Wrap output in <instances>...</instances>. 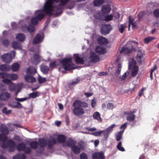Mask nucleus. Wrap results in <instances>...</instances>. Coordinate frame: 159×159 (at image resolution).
Returning <instances> with one entry per match:
<instances>
[{"label": "nucleus", "instance_id": "1", "mask_svg": "<svg viewBox=\"0 0 159 159\" xmlns=\"http://www.w3.org/2000/svg\"><path fill=\"white\" fill-rule=\"evenodd\" d=\"M69 3L68 8H72L75 2L70 0H48L44 5V10L47 13H57L61 14L62 12L63 6Z\"/></svg>", "mask_w": 159, "mask_h": 159}, {"label": "nucleus", "instance_id": "2", "mask_svg": "<svg viewBox=\"0 0 159 159\" xmlns=\"http://www.w3.org/2000/svg\"><path fill=\"white\" fill-rule=\"evenodd\" d=\"M0 128L2 134H0V139L3 142V143L2 145V147L5 148L9 147V151H13L15 149L16 146V144L11 140H8L7 143H5L7 139L6 135L9 132L7 127L4 125L2 124L0 126Z\"/></svg>", "mask_w": 159, "mask_h": 159}, {"label": "nucleus", "instance_id": "3", "mask_svg": "<svg viewBox=\"0 0 159 159\" xmlns=\"http://www.w3.org/2000/svg\"><path fill=\"white\" fill-rule=\"evenodd\" d=\"M44 13L48 15L56 14V15H58L57 13L48 14L44 10V6L43 10H39L35 11L34 14L36 16L32 18L31 19V23L33 25H36L38 23L39 21L41 20V19L43 18L45 15Z\"/></svg>", "mask_w": 159, "mask_h": 159}, {"label": "nucleus", "instance_id": "4", "mask_svg": "<svg viewBox=\"0 0 159 159\" xmlns=\"http://www.w3.org/2000/svg\"><path fill=\"white\" fill-rule=\"evenodd\" d=\"M36 70L35 68L33 66H30L28 68L26 71V75L25 76V80L30 83H33L36 81L35 78L33 75L36 72Z\"/></svg>", "mask_w": 159, "mask_h": 159}, {"label": "nucleus", "instance_id": "5", "mask_svg": "<svg viewBox=\"0 0 159 159\" xmlns=\"http://www.w3.org/2000/svg\"><path fill=\"white\" fill-rule=\"evenodd\" d=\"M72 58H66L61 61V63L62 66L59 69L60 71L63 72L62 69L63 68L65 70H69L74 69L75 68L74 67V65L72 62Z\"/></svg>", "mask_w": 159, "mask_h": 159}, {"label": "nucleus", "instance_id": "6", "mask_svg": "<svg viewBox=\"0 0 159 159\" xmlns=\"http://www.w3.org/2000/svg\"><path fill=\"white\" fill-rule=\"evenodd\" d=\"M25 24L22 25L21 26V30L22 31L25 32L28 31L30 33L33 32L35 29V28L33 26L30 24L29 21L30 20H28V19L26 20Z\"/></svg>", "mask_w": 159, "mask_h": 159}, {"label": "nucleus", "instance_id": "7", "mask_svg": "<svg viewBox=\"0 0 159 159\" xmlns=\"http://www.w3.org/2000/svg\"><path fill=\"white\" fill-rule=\"evenodd\" d=\"M121 65L120 64L118 65L117 69L115 72V75L117 77L118 81H120L122 82H124L126 79L127 75L129 74V73L128 72H125L122 77H121L119 75L120 74V71L121 69Z\"/></svg>", "mask_w": 159, "mask_h": 159}, {"label": "nucleus", "instance_id": "8", "mask_svg": "<svg viewBox=\"0 0 159 159\" xmlns=\"http://www.w3.org/2000/svg\"><path fill=\"white\" fill-rule=\"evenodd\" d=\"M94 17L96 19L100 20H104L106 21H109L112 20L113 18V15L110 14L105 16L102 15L100 13H97L94 14Z\"/></svg>", "mask_w": 159, "mask_h": 159}, {"label": "nucleus", "instance_id": "9", "mask_svg": "<svg viewBox=\"0 0 159 159\" xmlns=\"http://www.w3.org/2000/svg\"><path fill=\"white\" fill-rule=\"evenodd\" d=\"M0 78H8L12 80H15L17 79L18 75L17 74L14 73L9 74L7 73L1 72L0 73Z\"/></svg>", "mask_w": 159, "mask_h": 159}, {"label": "nucleus", "instance_id": "10", "mask_svg": "<svg viewBox=\"0 0 159 159\" xmlns=\"http://www.w3.org/2000/svg\"><path fill=\"white\" fill-rule=\"evenodd\" d=\"M74 107L73 110V113L76 116H79L84 113V110L82 107L78 106H73Z\"/></svg>", "mask_w": 159, "mask_h": 159}, {"label": "nucleus", "instance_id": "11", "mask_svg": "<svg viewBox=\"0 0 159 159\" xmlns=\"http://www.w3.org/2000/svg\"><path fill=\"white\" fill-rule=\"evenodd\" d=\"M112 28L110 24L103 25L101 29V33L103 35H106L109 33Z\"/></svg>", "mask_w": 159, "mask_h": 159}, {"label": "nucleus", "instance_id": "12", "mask_svg": "<svg viewBox=\"0 0 159 159\" xmlns=\"http://www.w3.org/2000/svg\"><path fill=\"white\" fill-rule=\"evenodd\" d=\"M16 148L18 151H22L24 150L25 152L27 153H30L31 151L30 148L29 147H26L25 144L23 143L18 144Z\"/></svg>", "mask_w": 159, "mask_h": 159}, {"label": "nucleus", "instance_id": "13", "mask_svg": "<svg viewBox=\"0 0 159 159\" xmlns=\"http://www.w3.org/2000/svg\"><path fill=\"white\" fill-rule=\"evenodd\" d=\"M2 60L6 63H9L11 62L12 57L10 53H7L3 55L1 57Z\"/></svg>", "mask_w": 159, "mask_h": 159}, {"label": "nucleus", "instance_id": "14", "mask_svg": "<svg viewBox=\"0 0 159 159\" xmlns=\"http://www.w3.org/2000/svg\"><path fill=\"white\" fill-rule=\"evenodd\" d=\"M43 37L44 35L43 33L37 34L34 39L33 43L36 44L42 42L43 39Z\"/></svg>", "mask_w": 159, "mask_h": 159}, {"label": "nucleus", "instance_id": "15", "mask_svg": "<svg viewBox=\"0 0 159 159\" xmlns=\"http://www.w3.org/2000/svg\"><path fill=\"white\" fill-rule=\"evenodd\" d=\"M89 61L95 63L98 61L100 58L95 52H91L90 56L89 57Z\"/></svg>", "mask_w": 159, "mask_h": 159}, {"label": "nucleus", "instance_id": "16", "mask_svg": "<svg viewBox=\"0 0 159 159\" xmlns=\"http://www.w3.org/2000/svg\"><path fill=\"white\" fill-rule=\"evenodd\" d=\"M144 53V52L143 50L139 49L138 52L136 59L140 64H141L143 61V56Z\"/></svg>", "mask_w": 159, "mask_h": 159}, {"label": "nucleus", "instance_id": "17", "mask_svg": "<svg viewBox=\"0 0 159 159\" xmlns=\"http://www.w3.org/2000/svg\"><path fill=\"white\" fill-rule=\"evenodd\" d=\"M78 106L80 107L85 108L88 107V103L84 102L77 100L75 101L73 104V106Z\"/></svg>", "mask_w": 159, "mask_h": 159}, {"label": "nucleus", "instance_id": "18", "mask_svg": "<svg viewBox=\"0 0 159 159\" xmlns=\"http://www.w3.org/2000/svg\"><path fill=\"white\" fill-rule=\"evenodd\" d=\"M74 58L77 64H82L84 61V58L81 55L75 54H74Z\"/></svg>", "mask_w": 159, "mask_h": 159}, {"label": "nucleus", "instance_id": "19", "mask_svg": "<svg viewBox=\"0 0 159 159\" xmlns=\"http://www.w3.org/2000/svg\"><path fill=\"white\" fill-rule=\"evenodd\" d=\"M83 148V147L81 145H79L78 146L74 145L71 148L72 151L75 154H79Z\"/></svg>", "mask_w": 159, "mask_h": 159}, {"label": "nucleus", "instance_id": "20", "mask_svg": "<svg viewBox=\"0 0 159 159\" xmlns=\"http://www.w3.org/2000/svg\"><path fill=\"white\" fill-rule=\"evenodd\" d=\"M136 111H134L128 112L126 113L127 115L126 117L127 120L130 121L134 120L135 118V116L134 114V113Z\"/></svg>", "mask_w": 159, "mask_h": 159}, {"label": "nucleus", "instance_id": "21", "mask_svg": "<svg viewBox=\"0 0 159 159\" xmlns=\"http://www.w3.org/2000/svg\"><path fill=\"white\" fill-rule=\"evenodd\" d=\"M111 10V8L109 5H103L101 8V11L103 14H106L109 13Z\"/></svg>", "mask_w": 159, "mask_h": 159}, {"label": "nucleus", "instance_id": "22", "mask_svg": "<svg viewBox=\"0 0 159 159\" xmlns=\"http://www.w3.org/2000/svg\"><path fill=\"white\" fill-rule=\"evenodd\" d=\"M10 94L8 93H2L0 95V100L5 101L10 97Z\"/></svg>", "mask_w": 159, "mask_h": 159}, {"label": "nucleus", "instance_id": "23", "mask_svg": "<svg viewBox=\"0 0 159 159\" xmlns=\"http://www.w3.org/2000/svg\"><path fill=\"white\" fill-rule=\"evenodd\" d=\"M133 48V46L130 44L129 48H128L126 46L122 47L120 51V53H123L125 54L129 53Z\"/></svg>", "mask_w": 159, "mask_h": 159}, {"label": "nucleus", "instance_id": "24", "mask_svg": "<svg viewBox=\"0 0 159 159\" xmlns=\"http://www.w3.org/2000/svg\"><path fill=\"white\" fill-rule=\"evenodd\" d=\"M75 144V141L71 139H70L67 140L66 142L63 144V146L64 147H72Z\"/></svg>", "mask_w": 159, "mask_h": 159}, {"label": "nucleus", "instance_id": "25", "mask_svg": "<svg viewBox=\"0 0 159 159\" xmlns=\"http://www.w3.org/2000/svg\"><path fill=\"white\" fill-rule=\"evenodd\" d=\"M93 159H104V157L102 152H96L93 154Z\"/></svg>", "mask_w": 159, "mask_h": 159}, {"label": "nucleus", "instance_id": "26", "mask_svg": "<svg viewBox=\"0 0 159 159\" xmlns=\"http://www.w3.org/2000/svg\"><path fill=\"white\" fill-rule=\"evenodd\" d=\"M19 88V85L16 84L12 82L9 85V88L10 90L11 91H14L18 90Z\"/></svg>", "mask_w": 159, "mask_h": 159}, {"label": "nucleus", "instance_id": "27", "mask_svg": "<svg viewBox=\"0 0 159 159\" xmlns=\"http://www.w3.org/2000/svg\"><path fill=\"white\" fill-rule=\"evenodd\" d=\"M98 43L100 44L106 45L108 43L106 39L103 37H99L98 40Z\"/></svg>", "mask_w": 159, "mask_h": 159}, {"label": "nucleus", "instance_id": "28", "mask_svg": "<svg viewBox=\"0 0 159 159\" xmlns=\"http://www.w3.org/2000/svg\"><path fill=\"white\" fill-rule=\"evenodd\" d=\"M16 40L19 42H23L25 39V35L23 34L19 33L17 34L16 36Z\"/></svg>", "mask_w": 159, "mask_h": 159}, {"label": "nucleus", "instance_id": "29", "mask_svg": "<svg viewBox=\"0 0 159 159\" xmlns=\"http://www.w3.org/2000/svg\"><path fill=\"white\" fill-rule=\"evenodd\" d=\"M96 51L99 54H103L105 53L106 50L105 48L102 46H98L96 48Z\"/></svg>", "mask_w": 159, "mask_h": 159}, {"label": "nucleus", "instance_id": "30", "mask_svg": "<svg viewBox=\"0 0 159 159\" xmlns=\"http://www.w3.org/2000/svg\"><path fill=\"white\" fill-rule=\"evenodd\" d=\"M12 45L13 48L15 49H20L21 48V44L16 41L12 43Z\"/></svg>", "mask_w": 159, "mask_h": 159}, {"label": "nucleus", "instance_id": "31", "mask_svg": "<svg viewBox=\"0 0 159 159\" xmlns=\"http://www.w3.org/2000/svg\"><path fill=\"white\" fill-rule=\"evenodd\" d=\"M57 139L59 143H63V144L66 139V137L63 135L59 134L57 136Z\"/></svg>", "mask_w": 159, "mask_h": 159}, {"label": "nucleus", "instance_id": "32", "mask_svg": "<svg viewBox=\"0 0 159 159\" xmlns=\"http://www.w3.org/2000/svg\"><path fill=\"white\" fill-rule=\"evenodd\" d=\"M20 67V64L16 62L12 64L11 68L12 71L16 72L19 70Z\"/></svg>", "mask_w": 159, "mask_h": 159}, {"label": "nucleus", "instance_id": "33", "mask_svg": "<svg viewBox=\"0 0 159 159\" xmlns=\"http://www.w3.org/2000/svg\"><path fill=\"white\" fill-rule=\"evenodd\" d=\"M9 105L12 108H20L22 107L21 104L19 102H14L12 104H9Z\"/></svg>", "mask_w": 159, "mask_h": 159}, {"label": "nucleus", "instance_id": "34", "mask_svg": "<svg viewBox=\"0 0 159 159\" xmlns=\"http://www.w3.org/2000/svg\"><path fill=\"white\" fill-rule=\"evenodd\" d=\"M11 68L10 65L3 64L0 66V70L1 71H8Z\"/></svg>", "mask_w": 159, "mask_h": 159}, {"label": "nucleus", "instance_id": "35", "mask_svg": "<svg viewBox=\"0 0 159 159\" xmlns=\"http://www.w3.org/2000/svg\"><path fill=\"white\" fill-rule=\"evenodd\" d=\"M40 95V93L38 91L32 93L29 95L28 98H34Z\"/></svg>", "mask_w": 159, "mask_h": 159}, {"label": "nucleus", "instance_id": "36", "mask_svg": "<svg viewBox=\"0 0 159 159\" xmlns=\"http://www.w3.org/2000/svg\"><path fill=\"white\" fill-rule=\"evenodd\" d=\"M34 60L33 63L34 64L37 65L38 63L41 61V59L38 54H35L33 56Z\"/></svg>", "mask_w": 159, "mask_h": 159}, {"label": "nucleus", "instance_id": "37", "mask_svg": "<svg viewBox=\"0 0 159 159\" xmlns=\"http://www.w3.org/2000/svg\"><path fill=\"white\" fill-rule=\"evenodd\" d=\"M40 69L41 71L44 74L47 73L49 70L48 67L44 65L41 66H40Z\"/></svg>", "mask_w": 159, "mask_h": 159}, {"label": "nucleus", "instance_id": "38", "mask_svg": "<svg viewBox=\"0 0 159 159\" xmlns=\"http://www.w3.org/2000/svg\"><path fill=\"white\" fill-rule=\"evenodd\" d=\"M56 143V139L53 138H50L49 140L48 144V147L49 148H51L52 145Z\"/></svg>", "mask_w": 159, "mask_h": 159}, {"label": "nucleus", "instance_id": "39", "mask_svg": "<svg viewBox=\"0 0 159 159\" xmlns=\"http://www.w3.org/2000/svg\"><path fill=\"white\" fill-rule=\"evenodd\" d=\"M93 117L94 119L97 120L101 122L102 121V119L100 117V114L98 112L94 113L93 115Z\"/></svg>", "mask_w": 159, "mask_h": 159}, {"label": "nucleus", "instance_id": "40", "mask_svg": "<svg viewBox=\"0 0 159 159\" xmlns=\"http://www.w3.org/2000/svg\"><path fill=\"white\" fill-rule=\"evenodd\" d=\"M136 61L135 60H134L133 58H131L130 59L129 61V69H130L132 68V67L134 66H136Z\"/></svg>", "mask_w": 159, "mask_h": 159}, {"label": "nucleus", "instance_id": "41", "mask_svg": "<svg viewBox=\"0 0 159 159\" xmlns=\"http://www.w3.org/2000/svg\"><path fill=\"white\" fill-rule=\"evenodd\" d=\"M102 135L103 136V140L104 141L107 140L109 134L105 130H102Z\"/></svg>", "mask_w": 159, "mask_h": 159}, {"label": "nucleus", "instance_id": "42", "mask_svg": "<svg viewBox=\"0 0 159 159\" xmlns=\"http://www.w3.org/2000/svg\"><path fill=\"white\" fill-rule=\"evenodd\" d=\"M104 2V0H94L93 3L94 6H99L102 4Z\"/></svg>", "mask_w": 159, "mask_h": 159}, {"label": "nucleus", "instance_id": "43", "mask_svg": "<svg viewBox=\"0 0 159 159\" xmlns=\"http://www.w3.org/2000/svg\"><path fill=\"white\" fill-rule=\"evenodd\" d=\"M26 156L24 154L22 153H19L15 156H14L13 157L14 159H25Z\"/></svg>", "mask_w": 159, "mask_h": 159}, {"label": "nucleus", "instance_id": "44", "mask_svg": "<svg viewBox=\"0 0 159 159\" xmlns=\"http://www.w3.org/2000/svg\"><path fill=\"white\" fill-rule=\"evenodd\" d=\"M39 143L40 146L41 147H44L47 144V142L44 139L41 138L39 140Z\"/></svg>", "mask_w": 159, "mask_h": 159}, {"label": "nucleus", "instance_id": "45", "mask_svg": "<svg viewBox=\"0 0 159 159\" xmlns=\"http://www.w3.org/2000/svg\"><path fill=\"white\" fill-rule=\"evenodd\" d=\"M123 132L124 130H122L119 131L116 133V138L117 141H119L121 139Z\"/></svg>", "mask_w": 159, "mask_h": 159}, {"label": "nucleus", "instance_id": "46", "mask_svg": "<svg viewBox=\"0 0 159 159\" xmlns=\"http://www.w3.org/2000/svg\"><path fill=\"white\" fill-rule=\"evenodd\" d=\"M116 125L115 124H113L111 125L109 127L107 128L106 129H105L107 133L109 134L113 130V128L116 127Z\"/></svg>", "mask_w": 159, "mask_h": 159}, {"label": "nucleus", "instance_id": "47", "mask_svg": "<svg viewBox=\"0 0 159 159\" xmlns=\"http://www.w3.org/2000/svg\"><path fill=\"white\" fill-rule=\"evenodd\" d=\"M126 26L125 24H120L118 26V30L120 33H123Z\"/></svg>", "mask_w": 159, "mask_h": 159}, {"label": "nucleus", "instance_id": "48", "mask_svg": "<svg viewBox=\"0 0 159 159\" xmlns=\"http://www.w3.org/2000/svg\"><path fill=\"white\" fill-rule=\"evenodd\" d=\"M129 23H131L133 28L136 27L137 24L139 23V20L134 21L133 19H129Z\"/></svg>", "mask_w": 159, "mask_h": 159}, {"label": "nucleus", "instance_id": "49", "mask_svg": "<svg viewBox=\"0 0 159 159\" xmlns=\"http://www.w3.org/2000/svg\"><path fill=\"white\" fill-rule=\"evenodd\" d=\"M138 68L137 66H135L133 67V69L132 71V75L133 76L136 75L138 73Z\"/></svg>", "mask_w": 159, "mask_h": 159}, {"label": "nucleus", "instance_id": "50", "mask_svg": "<svg viewBox=\"0 0 159 159\" xmlns=\"http://www.w3.org/2000/svg\"><path fill=\"white\" fill-rule=\"evenodd\" d=\"M154 39L155 38L153 37H148L144 39V41L145 43L147 44Z\"/></svg>", "mask_w": 159, "mask_h": 159}, {"label": "nucleus", "instance_id": "51", "mask_svg": "<svg viewBox=\"0 0 159 159\" xmlns=\"http://www.w3.org/2000/svg\"><path fill=\"white\" fill-rule=\"evenodd\" d=\"M38 80L39 82V83H44L46 81V79L45 78L39 75Z\"/></svg>", "mask_w": 159, "mask_h": 159}, {"label": "nucleus", "instance_id": "52", "mask_svg": "<svg viewBox=\"0 0 159 159\" xmlns=\"http://www.w3.org/2000/svg\"><path fill=\"white\" fill-rule=\"evenodd\" d=\"M38 145V143L36 141H33L31 142L30 144V147L33 148H36Z\"/></svg>", "mask_w": 159, "mask_h": 159}, {"label": "nucleus", "instance_id": "53", "mask_svg": "<svg viewBox=\"0 0 159 159\" xmlns=\"http://www.w3.org/2000/svg\"><path fill=\"white\" fill-rule=\"evenodd\" d=\"M2 112L3 113L7 115L11 113V110H7L6 107H4L2 110Z\"/></svg>", "mask_w": 159, "mask_h": 159}, {"label": "nucleus", "instance_id": "54", "mask_svg": "<svg viewBox=\"0 0 159 159\" xmlns=\"http://www.w3.org/2000/svg\"><path fill=\"white\" fill-rule=\"evenodd\" d=\"M7 78H2L3 79L2 81L4 83L7 84L9 86L12 82L10 80L7 79Z\"/></svg>", "mask_w": 159, "mask_h": 159}, {"label": "nucleus", "instance_id": "55", "mask_svg": "<svg viewBox=\"0 0 159 159\" xmlns=\"http://www.w3.org/2000/svg\"><path fill=\"white\" fill-rule=\"evenodd\" d=\"M102 130L92 133L91 134L96 136H101L102 135Z\"/></svg>", "mask_w": 159, "mask_h": 159}, {"label": "nucleus", "instance_id": "56", "mask_svg": "<svg viewBox=\"0 0 159 159\" xmlns=\"http://www.w3.org/2000/svg\"><path fill=\"white\" fill-rule=\"evenodd\" d=\"M121 145H122L121 142H120L119 143H118V144L117 146V148L120 151H121L122 152L124 151L125 150V149L123 147H122Z\"/></svg>", "mask_w": 159, "mask_h": 159}, {"label": "nucleus", "instance_id": "57", "mask_svg": "<svg viewBox=\"0 0 159 159\" xmlns=\"http://www.w3.org/2000/svg\"><path fill=\"white\" fill-rule=\"evenodd\" d=\"M138 44V43L137 42L134 41H129L126 44V46L128 48H129L130 44L132 45L133 47V45L134 44H135L137 45Z\"/></svg>", "mask_w": 159, "mask_h": 159}, {"label": "nucleus", "instance_id": "58", "mask_svg": "<svg viewBox=\"0 0 159 159\" xmlns=\"http://www.w3.org/2000/svg\"><path fill=\"white\" fill-rule=\"evenodd\" d=\"M58 65V63L57 61H55L49 64V66L50 68H54Z\"/></svg>", "mask_w": 159, "mask_h": 159}, {"label": "nucleus", "instance_id": "59", "mask_svg": "<svg viewBox=\"0 0 159 159\" xmlns=\"http://www.w3.org/2000/svg\"><path fill=\"white\" fill-rule=\"evenodd\" d=\"M81 159H88L87 154L84 153H82L80 155Z\"/></svg>", "mask_w": 159, "mask_h": 159}, {"label": "nucleus", "instance_id": "60", "mask_svg": "<svg viewBox=\"0 0 159 159\" xmlns=\"http://www.w3.org/2000/svg\"><path fill=\"white\" fill-rule=\"evenodd\" d=\"M15 99L16 101L18 102H22L26 100L28 98L26 97L22 98H16Z\"/></svg>", "mask_w": 159, "mask_h": 159}, {"label": "nucleus", "instance_id": "61", "mask_svg": "<svg viewBox=\"0 0 159 159\" xmlns=\"http://www.w3.org/2000/svg\"><path fill=\"white\" fill-rule=\"evenodd\" d=\"M115 107L114 105L111 103H108L107 105V108L109 110L112 109Z\"/></svg>", "mask_w": 159, "mask_h": 159}, {"label": "nucleus", "instance_id": "62", "mask_svg": "<svg viewBox=\"0 0 159 159\" xmlns=\"http://www.w3.org/2000/svg\"><path fill=\"white\" fill-rule=\"evenodd\" d=\"M153 14L155 17H159V9L155 10L153 11Z\"/></svg>", "mask_w": 159, "mask_h": 159}, {"label": "nucleus", "instance_id": "63", "mask_svg": "<svg viewBox=\"0 0 159 159\" xmlns=\"http://www.w3.org/2000/svg\"><path fill=\"white\" fill-rule=\"evenodd\" d=\"M146 89L145 88H143L139 91V97H141L143 94V91Z\"/></svg>", "mask_w": 159, "mask_h": 159}, {"label": "nucleus", "instance_id": "64", "mask_svg": "<svg viewBox=\"0 0 159 159\" xmlns=\"http://www.w3.org/2000/svg\"><path fill=\"white\" fill-rule=\"evenodd\" d=\"M2 43V44L5 46H7L9 44V42L7 40H4Z\"/></svg>", "mask_w": 159, "mask_h": 159}]
</instances>
